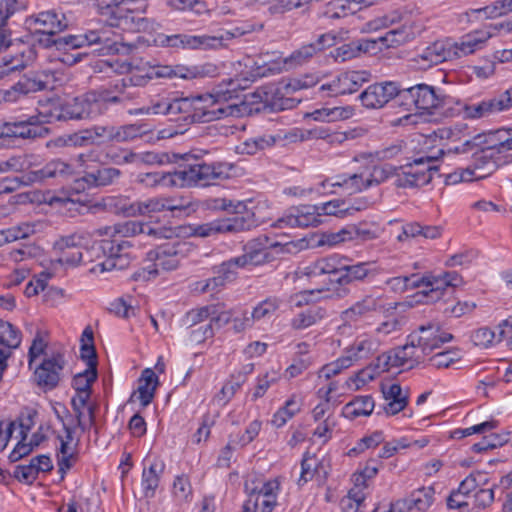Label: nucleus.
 Here are the masks:
<instances>
[{
    "mask_svg": "<svg viewBox=\"0 0 512 512\" xmlns=\"http://www.w3.org/2000/svg\"><path fill=\"white\" fill-rule=\"evenodd\" d=\"M372 165L366 167L360 174H352L343 181L332 183L333 186H347L350 193L361 191L373 184H380L389 177L395 175L396 167L390 162H371Z\"/></svg>",
    "mask_w": 512,
    "mask_h": 512,
    "instance_id": "7",
    "label": "nucleus"
},
{
    "mask_svg": "<svg viewBox=\"0 0 512 512\" xmlns=\"http://www.w3.org/2000/svg\"><path fill=\"white\" fill-rule=\"evenodd\" d=\"M32 51H21L14 55H6L0 59V80H3L16 72L24 70L31 61Z\"/></svg>",
    "mask_w": 512,
    "mask_h": 512,
    "instance_id": "39",
    "label": "nucleus"
},
{
    "mask_svg": "<svg viewBox=\"0 0 512 512\" xmlns=\"http://www.w3.org/2000/svg\"><path fill=\"white\" fill-rule=\"evenodd\" d=\"M276 142L277 138L272 135L249 139L239 144L236 147V152L241 155L254 156L258 152L272 147Z\"/></svg>",
    "mask_w": 512,
    "mask_h": 512,
    "instance_id": "43",
    "label": "nucleus"
},
{
    "mask_svg": "<svg viewBox=\"0 0 512 512\" xmlns=\"http://www.w3.org/2000/svg\"><path fill=\"white\" fill-rule=\"evenodd\" d=\"M489 482L487 474L484 472H473L468 475L459 485L458 490L465 496L475 493L482 486H486Z\"/></svg>",
    "mask_w": 512,
    "mask_h": 512,
    "instance_id": "49",
    "label": "nucleus"
},
{
    "mask_svg": "<svg viewBox=\"0 0 512 512\" xmlns=\"http://www.w3.org/2000/svg\"><path fill=\"white\" fill-rule=\"evenodd\" d=\"M300 411V406L292 396L286 401L285 405L281 407L272 418V424L277 428L282 427L286 422L291 419L296 413Z\"/></svg>",
    "mask_w": 512,
    "mask_h": 512,
    "instance_id": "53",
    "label": "nucleus"
},
{
    "mask_svg": "<svg viewBox=\"0 0 512 512\" xmlns=\"http://www.w3.org/2000/svg\"><path fill=\"white\" fill-rule=\"evenodd\" d=\"M278 307L279 303L277 299H266L259 303L250 314L254 321H258L272 316Z\"/></svg>",
    "mask_w": 512,
    "mask_h": 512,
    "instance_id": "60",
    "label": "nucleus"
},
{
    "mask_svg": "<svg viewBox=\"0 0 512 512\" xmlns=\"http://www.w3.org/2000/svg\"><path fill=\"white\" fill-rule=\"evenodd\" d=\"M254 221L249 216L236 215L231 218L217 219L208 223L190 226V234L195 237L206 238L222 233H238L249 230Z\"/></svg>",
    "mask_w": 512,
    "mask_h": 512,
    "instance_id": "9",
    "label": "nucleus"
},
{
    "mask_svg": "<svg viewBox=\"0 0 512 512\" xmlns=\"http://www.w3.org/2000/svg\"><path fill=\"white\" fill-rule=\"evenodd\" d=\"M33 233L34 226L29 223H22L5 230H0V246L19 239L27 238Z\"/></svg>",
    "mask_w": 512,
    "mask_h": 512,
    "instance_id": "46",
    "label": "nucleus"
},
{
    "mask_svg": "<svg viewBox=\"0 0 512 512\" xmlns=\"http://www.w3.org/2000/svg\"><path fill=\"white\" fill-rule=\"evenodd\" d=\"M273 245L269 243L266 235L259 236L248 241L243 246V254L230 258L229 261L237 271L248 266H259L271 262L274 258L269 248Z\"/></svg>",
    "mask_w": 512,
    "mask_h": 512,
    "instance_id": "8",
    "label": "nucleus"
},
{
    "mask_svg": "<svg viewBox=\"0 0 512 512\" xmlns=\"http://www.w3.org/2000/svg\"><path fill=\"white\" fill-rule=\"evenodd\" d=\"M96 233L99 236H110L112 239H119L118 237H131L141 233L154 235L158 238H170L173 234L170 228H161L156 230L149 225H144L135 221H126L114 224L113 226H105L97 229Z\"/></svg>",
    "mask_w": 512,
    "mask_h": 512,
    "instance_id": "14",
    "label": "nucleus"
},
{
    "mask_svg": "<svg viewBox=\"0 0 512 512\" xmlns=\"http://www.w3.org/2000/svg\"><path fill=\"white\" fill-rule=\"evenodd\" d=\"M351 110L344 107L322 108L312 113L314 120L323 122H334L349 118Z\"/></svg>",
    "mask_w": 512,
    "mask_h": 512,
    "instance_id": "52",
    "label": "nucleus"
},
{
    "mask_svg": "<svg viewBox=\"0 0 512 512\" xmlns=\"http://www.w3.org/2000/svg\"><path fill=\"white\" fill-rule=\"evenodd\" d=\"M97 379V369L87 368L85 371L74 376L72 381L73 388L77 395L91 394V386Z\"/></svg>",
    "mask_w": 512,
    "mask_h": 512,
    "instance_id": "50",
    "label": "nucleus"
},
{
    "mask_svg": "<svg viewBox=\"0 0 512 512\" xmlns=\"http://www.w3.org/2000/svg\"><path fill=\"white\" fill-rule=\"evenodd\" d=\"M375 403L370 395L357 396L351 402L345 405V410L353 418L358 416H368L372 413Z\"/></svg>",
    "mask_w": 512,
    "mask_h": 512,
    "instance_id": "45",
    "label": "nucleus"
},
{
    "mask_svg": "<svg viewBox=\"0 0 512 512\" xmlns=\"http://www.w3.org/2000/svg\"><path fill=\"white\" fill-rule=\"evenodd\" d=\"M506 100L497 99V97L483 99L479 102H470L463 104L461 112L465 119H481L492 114L505 110Z\"/></svg>",
    "mask_w": 512,
    "mask_h": 512,
    "instance_id": "29",
    "label": "nucleus"
},
{
    "mask_svg": "<svg viewBox=\"0 0 512 512\" xmlns=\"http://www.w3.org/2000/svg\"><path fill=\"white\" fill-rule=\"evenodd\" d=\"M239 174V168L232 162L198 163L189 169L174 172L140 173L138 181L147 187L163 185L166 187H185L193 185L207 186L216 180H225Z\"/></svg>",
    "mask_w": 512,
    "mask_h": 512,
    "instance_id": "1",
    "label": "nucleus"
},
{
    "mask_svg": "<svg viewBox=\"0 0 512 512\" xmlns=\"http://www.w3.org/2000/svg\"><path fill=\"white\" fill-rule=\"evenodd\" d=\"M494 487L482 486L473 494V504L478 509H485L490 506L494 501Z\"/></svg>",
    "mask_w": 512,
    "mask_h": 512,
    "instance_id": "62",
    "label": "nucleus"
},
{
    "mask_svg": "<svg viewBox=\"0 0 512 512\" xmlns=\"http://www.w3.org/2000/svg\"><path fill=\"white\" fill-rule=\"evenodd\" d=\"M302 274L311 281L313 279L320 281L316 282L318 284L316 289L306 290L301 293V296L312 295L314 292L334 291L337 296L344 297L349 292L345 286L355 282L345 268L343 259L338 255L322 257L311 262L303 268Z\"/></svg>",
    "mask_w": 512,
    "mask_h": 512,
    "instance_id": "2",
    "label": "nucleus"
},
{
    "mask_svg": "<svg viewBox=\"0 0 512 512\" xmlns=\"http://www.w3.org/2000/svg\"><path fill=\"white\" fill-rule=\"evenodd\" d=\"M138 383V388L130 396L129 402H133L137 398L144 408L153 401L157 386L159 385V379L152 369L146 368L142 371Z\"/></svg>",
    "mask_w": 512,
    "mask_h": 512,
    "instance_id": "31",
    "label": "nucleus"
},
{
    "mask_svg": "<svg viewBox=\"0 0 512 512\" xmlns=\"http://www.w3.org/2000/svg\"><path fill=\"white\" fill-rule=\"evenodd\" d=\"M459 360L460 355L457 351L446 350L430 356L428 363L430 366L440 369L448 368Z\"/></svg>",
    "mask_w": 512,
    "mask_h": 512,
    "instance_id": "54",
    "label": "nucleus"
},
{
    "mask_svg": "<svg viewBox=\"0 0 512 512\" xmlns=\"http://www.w3.org/2000/svg\"><path fill=\"white\" fill-rule=\"evenodd\" d=\"M64 366V356L59 352L45 358L35 370L37 384L46 389L55 388L60 381V374Z\"/></svg>",
    "mask_w": 512,
    "mask_h": 512,
    "instance_id": "21",
    "label": "nucleus"
},
{
    "mask_svg": "<svg viewBox=\"0 0 512 512\" xmlns=\"http://www.w3.org/2000/svg\"><path fill=\"white\" fill-rule=\"evenodd\" d=\"M367 208V202L363 201L359 205H346V202L341 199H335L315 206L314 209L321 213V215H333L339 218H344L353 215L354 212L361 211Z\"/></svg>",
    "mask_w": 512,
    "mask_h": 512,
    "instance_id": "40",
    "label": "nucleus"
},
{
    "mask_svg": "<svg viewBox=\"0 0 512 512\" xmlns=\"http://www.w3.org/2000/svg\"><path fill=\"white\" fill-rule=\"evenodd\" d=\"M379 341L371 336L362 335L345 349V357L351 365L373 357L379 350Z\"/></svg>",
    "mask_w": 512,
    "mask_h": 512,
    "instance_id": "27",
    "label": "nucleus"
},
{
    "mask_svg": "<svg viewBox=\"0 0 512 512\" xmlns=\"http://www.w3.org/2000/svg\"><path fill=\"white\" fill-rule=\"evenodd\" d=\"M215 276L209 278L205 284L201 287L202 292H208L215 290L218 287H222L227 283L233 282L238 276V271L233 268V265L229 260L222 262L218 266L214 267Z\"/></svg>",
    "mask_w": 512,
    "mask_h": 512,
    "instance_id": "38",
    "label": "nucleus"
},
{
    "mask_svg": "<svg viewBox=\"0 0 512 512\" xmlns=\"http://www.w3.org/2000/svg\"><path fill=\"white\" fill-rule=\"evenodd\" d=\"M319 216L321 213L316 211L313 208V211H310L309 207H306L305 210H297L296 214L286 215L277 220L275 226L278 228H307V227H316L320 224Z\"/></svg>",
    "mask_w": 512,
    "mask_h": 512,
    "instance_id": "33",
    "label": "nucleus"
},
{
    "mask_svg": "<svg viewBox=\"0 0 512 512\" xmlns=\"http://www.w3.org/2000/svg\"><path fill=\"white\" fill-rule=\"evenodd\" d=\"M57 439L60 442V447L57 453V464L59 472L62 474L61 478H63L66 471L72 467V460H75L76 456L74 448L70 446V443L64 442L61 435H58Z\"/></svg>",
    "mask_w": 512,
    "mask_h": 512,
    "instance_id": "48",
    "label": "nucleus"
},
{
    "mask_svg": "<svg viewBox=\"0 0 512 512\" xmlns=\"http://www.w3.org/2000/svg\"><path fill=\"white\" fill-rule=\"evenodd\" d=\"M404 146L405 144L402 140L397 141L396 143L390 144L389 146H386L381 150H377L374 153L364 155V157H373L377 158L378 160H388L392 158L402 157Z\"/></svg>",
    "mask_w": 512,
    "mask_h": 512,
    "instance_id": "56",
    "label": "nucleus"
},
{
    "mask_svg": "<svg viewBox=\"0 0 512 512\" xmlns=\"http://www.w3.org/2000/svg\"><path fill=\"white\" fill-rule=\"evenodd\" d=\"M428 354L412 339V333L408 336V342L395 350L393 365L406 366L408 369L423 363Z\"/></svg>",
    "mask_w": 512,
    "mask_h": 512,
    "instance_id": "28",
    "label": "nucleus"
},
{
    "mask_svg": "<svg viewBox=\"0 0 512 512\" xmlns=\"http://www.w3.org/2000/svg\"><path fill=\"white\" fill-rule=\"evenodd\" d=\"M387 283L395 291H401V292L421 286L420 278L417 275L393 277V278L389 279L387 281Z\"/></svg>",
    "mask_w": 512,
    "mask_h": 512,
    "instance_id": "58",
    "label": "nucleus"
},
{
    "mask_svg": "<svg viewBox=\"0 0 512 512\" xmlns=\"http://www.w3.org/2000/svg\"><path fill=\"white\" fill-rule=\"evenodd\" d=\"M21 343V333L11 323L0 319V345L15 349Z\"/></svg>",
    "mask_w": 512,
    "mask_h": 512,
    "instance_id": "47",
    "label": "nucleus"
},
{
    "mask_svg": "<svg viewBox=\"0 0 512 512\" xmlns=\"http://www.w3.org/2000/svg\"><path fill=\"white\" fill-rule=\"evenodd\" d=\"M495 338V332L489 327H481L471 334V340L474 345L484 348L492 345Z\"/></svg>",
    "mask_w": 512,
    "mask_h": 512,
    "instance_id": "63",
    "label": "nucleus"
},
{
    "mask_svg": "<svg viewBox=\"0 0 512 512\" xmlns=\"http://www.w3.org/2000/svg\"><path fill=\"white\" fill-rule=\"evenodd\" d=\"M38 120V124L51 123L53 121L66 120L64 117V103L59 100H47L40 102L37 115H33Z\"/></svg>",
    "mask_w": 512,
    "mask_h": 512,
    "instance_id": "41",
    "label": "nucleus"
},
{
    "mask_svg": "<svg viewBox=\"0 0 512 512\" xmlns=\"http://www.w3.org/2000/svg\"><path fill=\"white\" fill-rule=\"evenodd\" d=\"M111 127L97 126L92 129H87L83 132L75 134V141L80 143V146L100 143L103 141H110Z\"/></svg>",
    "mask_w": 512,
    "mask_h": 512,
    "instance_id": "44",
    "label": "nucleus"
},
{
    "mask_svg": "<svg viewBox=\"0 0 512 512\" xmlns=\"http://www.w3.org/2000/svg\"><path fill=\"white\" fill-rule=\"evenodd\" d=\"M497 168V162H475L473 168L468 167L462 170L460 174H449L447 176V181L449 183H457L459 181L470 182L484 179L492 174Z\"/></svg>",
    "mask_w": 512,
    "mask_h": 512,
    "instance_id": "34",
    "label": "nucleus"
},
{
    "mask_svg": "<svg viewBox=\"0 0 512 512\" xmlns=\"http://www.w3.org/2000/svg\"><path fill=\"white\" fill-rule=\"evenodd\" d=\"M173 494L180 501H187L192 494L191 484L185 475L177 476L173 483Z\"/></svg>",
    "mask_w": 512,
    "mask_h": 512,
    "instance_id": "64",
    "label": "nucleus"
},
{
    "mask_svg": "<svg viewBox=\"0 0 512 512\" xmlns=\"http://www.w3.org/2000/svg\"><path fill=\"white\" fill-rule=\"evenodd\" d=\"M250 32L249 29L236 27L233 31H226L219 36L182 34L183 49L185 50H209L224 46V41L242 36Z\"/></svg>",
    "mask_w": 512,
    "mask_h": 512,
    "instance_id": "18",
    "label": "nucleus"
},
{
    "mask_svg": "<svg viewBox=\"0 0 512 512\" xmlns=\"http://www.w3.org/2000/svg\"><path fill=\"white\" fill-rule=\"evenodd\" d=\"M355 240L369 241L378 238L379 229L375 223L360 222L353 224Z\"/></svg>",
    "mask_w": 512,
    "mask_h": 512,
    "instance_id": "57",
    "label": "nucleus"
},
{
    "mask_svg": "<svg viewBox=\"0 0 512 512\" xmlns=\"http://www.w3.org/2000/svg\"><path fill=\"white\" fill-rule=\"evenodd\" d=\"M131 246L129 241L122 239L95 242L85 248L84 264H91L89 271L93 274L123 270L130 265Z\"/></svg>",
    "mask_w": 512,
    "mask_h": 512,
    "instance_id": "3",
    "label": "nucleus"
},
{
    "mask_svg": "<svg viewBox=\"0 0 512 512\" xmlns=\"http://www.w3.org/2000/svg\"><path fill=\"white\" fill-rule=\"evenodd\" d=\"M401 88L395 82H383L369 86L360 99L367 108H381L394 97H400Z\"/></svg>",
    "mask_w": 512,
    "mask_h": 512,
    "instance_id": "22",
    "label": "nucleus"
},
{
    "mask_svg": "<svg viewBox=\"0 0 512 512\" xmlns=\"http://www.w3.org/2000/svg\"><path fill=\"white\" fill-rule=\"evenodd\" d=\"M434 496L435 489L433 486H423L414 490L409 497L397 500L391 505V510L397 512H408L412 509L426 511L433 504Z\"/></svg>",
    "mask_w": 512,
    "mask_h": 512,
    "instance_id": "25",
    "label": "nucleus"
},
{
    "mask_svg": "<svg viewBox=\"0 0 512 512\" xmlns=\"http://www.w3.org/2000/svg\"><path fill=\"white\" fill-rule=\"evenodd\" d=\"M101 115L100 102L96 91H91L82 97H76L64 103V117L68 119L94 118Z\"/></svg>",
    "mask_w": 512,
    "mask_h": 512,
    "instance_id": "19",
    "label": "nucleus"
},
{
    "mask_svg": "<svg viewBox=\"0 0 512 512\" xmlns=\"http://www.w3.org/2000/svg\"><path fill=\"white\" fill-rule=\"evenodd\" d=\"M507 141V130L498 129L474 136L465 143V146L469 149L476 148L482 153L490 152L481 157V160H485L506 152Z\"/></svg>",
    "mask_w": 512,
    "mask_h": 512,
    "instance_id": "13",
    "label": "nucleus"
},
{
    "mask_svg": "<svg viewBox=\"0 0 512 512\" xmlns=\"http://www.w3.org/2000/svg\"><path fill=\"white\" fill-rule=\"evenodd\" d=\"M455 60L452 38L439 39L428 45L421 53L411 58L416 69L427 70L446 61Z\"/></svg>",
    "mask_w": 512,
    "mask_h": 512,
    "instance_id": "10",
    "label": "nucleus"
},
{
    "mask_svg": "<svg viewBox=\"0 0 512 512\" xmlns=\"http://www.w3.org/2000/svg\"><path fill=\"white\" fill-rule=\"evenodd\" d=\"M214 312V305H207L187 312L183 322L187 327L196 326L209 319Z\"/></svg>",
    "mask_w": 512,
    "mask_h": 512,
    "instance_id": "55",
    "label": "nucleus"
},
{
    "mask_svg": "<svg viewBox=\"0 0 512 512\" xmlns=\"http://www.w3.org/2000/svg\"><path fill=\"white\" fill-rule=\"evenodd\" d=\"M371 74L368 71H347L341 73L329 84L321 86L322 90L328 89L334 95L352 94L357 92L365 83L369 82Z\"/></svg>",
    "mask_w": 512,
    "mask_h": 512,
    "instance_id": "20",
    "label": "nucleus"
},
{
    "mask_svg": "<svg viewBox=\"0 0 512 512\" xmlns=\"http://www.w3.org/2000/svg\"><path fill=\"white\" fill-rule=\"evenodd\" d=\"M494 36L490 30L477 29L463 35L459 40L452 39L455 60L474 54L485 47L487 41Z\"/></svg>",
    "mask_w": 512,
    "mask_h": 512,
    "instance_id": "23",
    "label": "nucleus"
},
{
    "mask_svg": "<svg viewBox=\"0 0 512 512\" xmlns=\"http://www.w3.org/2000/svg\"><path fill=\"white\" fill-rule=\"evenodd\" d=\"M412 339H414L429 356L444 343L450 342L453 339V335L444 331L439 322L430 321L413 331Z\"/></svg>",
    "mask_w": 512,
    "mask_h": 512,
    "instance_id": "15",
    "label": "nucleus"
},
{
    "mask_svg": "<svg viewBox=\"0 0 512 512\" xmlns=\"http://www.w3.org/2000/svg\"><path fill=\"white\" fill-rule=\"evenodd\" d=\"M25 8L23 0H0V25H6L14 13Z\"/></svg>",
    "mask_w": 512,
    "mask_h": 512,
    "instance_id": "61",
    "label": "nucleus"
},
{
    "mask_svg": "<svg viewBox=\"0 0 512 512\" xmlns=\"http://www.w3.org/2000/svg\"><path fill=\"white\" fill-rule=\"evenodd\" d=\"M383 307L381 296L369 294L342 311L340 317L345 324H352L364 319L371 313L383 309Z\"/></svg>",
    "mask_w": 512,
    "mask_h": 512,
    "instance_id": "24",
    "label": "nucleus"
},
{
    "mask_svg": "<svg viewBox=\"0 0 512 512\" xmlns=\"http://www.w3.org/2000/svg\"><path fill=\"white\" fill-rule=\"evenodd\" d=\"M351 366L352 365L350 364L349 360L345 357V355H343L334 362L324 365L319 371V377H324L325 379L328 380L331 377L341 373L342 370L347 369Z\"/></svg>",
    "mask_w": 512,
    "mask_h": 512,
    "instance_id": "59",
    "label": "nucleus"
},
{
    "mask_svg": "<svg viewBox=\"0 0 512 512\" xmlns=\"http://www.w3.org/2000/svg\"><path fill=\"white\" fill-rule=\"evenodd\" d=\"M382 393L387 401L384 411L387 415H395L404 410L408 404V394L403 393L400 384L382 385Z\"/></svg>",
    "mask_w": 512,
    "mask_h": 512,
    "instance_id": "35",
    "label": "nucleus"
},
{
    "mask_svg": "<svg viewBox=\"0 0 512 512\" xmlns=\"http://www.w3.org/2000/svg\"><path fill=\"white\" fill-rule=\"evenodd\" d=\"M164 469L165 464L159 459H154L147 468L143 469L141 484L145 498H153L155 496Z\"/></svg>",
    "mask_w": 512,
    "mask_h": 512,
    "instance_id": "36",
    "label": "nucleus"
},
{
    "mask_svg": "<svg viewBox=\"0 0 512 512\" xmlns=\"http://www.w3.org/2000/svg\"><path fill=\"white\" fill-rule=\"evenodd\" d=\"M48 133L49 129L38 124L37 118L33 116L23 121L0 122V141L7 138L35 139L45 137Z\"/></svg>",
    "mask_w": 512,
    "mask_h": 512,
    "instance_id": "12",
    "label": "nucleus"
},
{
    "mask_svg": "<svg viewBox=\"0 0 512 512\" xmlns=\"http://www.w3.org/2000/svg\"><path fill=\"white\" fill-rule=\"evenodd\" d=\"M121 213L126 217H135L137 215H149L154 212L165 210V198H152L146 201L134 203H124L120 206Z\"/></svg>",
    "mask_w": 512,
    "mask_h": 512,
    "instance_id": "37",
    "label": "nucleus"
},
{
    "mask_svg": "<svg viewBox=\"0 0 512 512\" xmlns=\"http://www.w3.org/2000/svg\"><path fill=\"white\" fill-rule=\"evenodd\" d=\"M74 172L68 162H49L43 169L31 170L21 177H6L0 184V194L16 190L21 185H29L46 178L68 179Z\"/></svg>",
    "mask_w": 512,
    "mask_h": 512,
    "instance_id": "6",
    "label": "nucleus"
},
{
    "mask_svg": "<svg viewBox=\"0 0 512 512\" xmlns=\"http://www.w3.org/2000/svg\"><path fill=\"white\" fill-rule=\"evenodd\" d=\"M191 104L190 116L202 121H211L218 118V114L225 113L223 108H215L217 100L211 94L189 97Z\"/></svg>",
    "mask_w": 512,
    "mask_h": 512,
    "instance_id": "30",
    "label": "nucleus"
},
{
    "mask_svg": "<svg viewBox=\"0 0 512 512\" xmlns=\"http://www.w3.org/2000/svg\"><path fill=\"white\" fill-rule=\"evenodd\" d=\"M30 27H34L35 32L48 35V45L53 43L57 38H51L68 27L66 16L62 12L56 10H48L32 15L27 20Z\"/></svg>",
    "mask_w": 512,
    "mask_h": 512,
    "instance_id": "17",
    "label": "nucleus"
},
{
    "mask_svg": "<svg viewBox=\"0 0 512 512\" xmlns=\"http://www.w3.org/2000/svg\"><path fill=\"white\" fill-rule=\"evenodd\" d=\"M411 98L415 107L419 110L426 111L428 114H433L442 109L446 104V96L440 93L429 85L418 84L413 87L401 89L400 98Z\"/></svg>",
    "mask_w": 512,
    "mask_h": 512,
    "instance_id": "11",
    "label": "nucleus"
},
{
    "mask_svg": "<svg viewBox=\"0 0 512 512\" xmlns=\"http://www.w3.org/2000/svg\"><path fill=\"white\" fill-rule=\"evenodd\" d=\"M424 30L423 24L415 19L406 20L400 27L388 31L379 38L387 48L397 47L415 39Z\"/></svg>",
    "mask_w": 512,
    "mask_h": 512,
    "instance_id": "26",
    "label": "nucleus"
},
{
    "mask_svg": "<svg viewBox=\"0 0 512 512\" xmlns=\"http://www.w3.org/2000/svg\"><path fill=\"white\" fill-rule=\"evenodd\" d=\"M426 162H408L396 167V185L399 187H419L428 184L432 180V172L437 167L424 166Z\"/></svg>",
    "mask_w": 512,
    "mask_h": 512,
    "instance_id": "16",
    "label": "nucleus"
},
{
    "mask_svg": "<svg viewBox=\"0 0 512 512\" xmlns=\"http://www.w3.org/2000/svg\"><path fill=\"white\" fill-rule=\"evenodd\" d=\"M325 315L326 311L321 307H308L293 318L291 325L297 330L306 329L321 321Z\"/></svg>",
    "mask_w": 512,
    "mask_h": 512,
    "instance_id": "42",
    "label": "nucleus"
},
{
    "mask_svg": "<svg viewBox=\"0 0 512 512\" xmlns=\"http://www.w3.org/2000/svg\"><path fill=\"white\" fill-rule=\"evenodd\" d=\"M49 75L46 73H36L33 77H26L19 81V89L23 90V94L28 95L48 88Z\"/></svg>",
    "mask_w": 512,
    "mask_h": 512,
    "instance_id": "51",
    "label": "nucleus"
},
{
    "mask_svg": "<svg viewBox=\"0 0 512 512\" xmlns=\"http://www.w3.org/2000/svg\"><path fill=\"white\" fill-rule=\"evenodd\" d=\"M120 36L105 26L99 30H90L84 34L67 35L53 40L57 49H79L84 46L100 45L97 49L102 54L119 52Z\"/></svg>",
    "mask_w": 512,
    "mask_h": 512,
    "instance_id": "4",
    "label": "nucleus"
},
{
    "mask_svg": "<svg viewBox=\"0 0 512 512\" xmlns=\"http://www.w3.org/2000/svg\"><path fill=\"white\" fill-rule=\"evenodd\" d=\"M120 171L115 168H102L97 173H87L80 178L74 180L72 188L77 194L91 186H106L111 184L114 179L118 178Z\"/></svg>",
    "mask_w": 512,
    "mask_h": 512,
    "instance_id": "32",
    "label": "nucleus"
},
{
    "mask_svg": "<svg viewBox=\"0 0 512 512\" xmlns=\"http://www.w3.org/2000/svg\"><path fill=\"white\" fill-rule=\"evenodd\" d=\"M186 243L176 241L173 243H165L158 246L154 250L147 253V261L150 263L143 268V273L147 280L154 278L161 271L168 272L175 270L181 260L185 257Z\"/></svg>",
    "mask_w": 512,
    "mask_h": 512,
    "instance_id": "5",
    "label": "nucleus"
}]
</instances>
